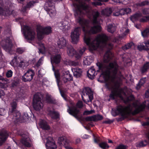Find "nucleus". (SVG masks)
<instances>
[{
	"instance_id": "34",
	"label": "nucleus",
	"mask_w": 149,
	"mask_h": 149,
	"mask_svg": "<svg viewBox=\"0 0 149 149\" xmlns=\"http://www.w3.org/2000/svg\"><path fill=\"white\" fill-rule=\"evenodd\" d=\"M107 30L109 32L113 33L115 30V27L112 24H109L107 27Z\"/></svg>"
},
{
	"instance_id": "12",
	"label": "nucleus",
	"mask_w": 149,
	"mask_h": 149,
	"mask_svg": "<svg viewBox=\"0 0 149 149\" xmlns=\"http://www.w3.org/2000/svg\"><path fill=\"white\" fill-rule=\"evenodd\" d=\"M81 29L79 27L74 29L71 32V37L73 43L76 44L79 41Z\"/></svg>"
},
{
	"instance_id": "30",
	"label": "nucleus",
	"mask_w": 149,
	"mask_h": 149,
	"mask_svg": "<svg viewBox=\"0 0 149 149\" xmlns=\"http://www.w3.org/2000/svg\"><path fill=\"white\" fill-rule=\"evenodd\" d=\"M116 12L113 13V15L115 16H118L120 15H124L125 14L124 9H115Z\"/></svg>"
},
{
	"instance_id": "2",
	"label": "nucleus",
	"mask_w": 149,
	"mask_h": 149,
	"mask_svg": "<svg viewBox=\"0 0 149 149\" xmlns=\"http://www.w3.org/2000/svg\"><path fill=\"white\" fill-rule=\"evenodd\" d=\"M99 70L102 73L101 77H103L106 82L107 87L112 89L111 93L110 95V99H114L115 97H120L124 100L125 102L133 100L134 99L132 95L128 97L126 100L124 98L126 97V93L125 91L127 90L126 87L124 88H120L119 86L122 84L121 80L120 73L119 70L118 66L115 62L110 63L108 65L97 63V64Z\"/></svg>"
},
{
	"instance_id": "38",
	"label": "nucleus",
	"mask_w": 149,
	"mask_h": 149,
	"mask_svg": "<svg viewBox=\"0 0 149 149\" xmlns=\"http://www.w3.org/2000/svg\"><path fill=\"white\" fill-rule=\"evenodd\" d=\"M99 146L102 148L105 149L109 147V146L106 142H102L99 144Z\"/></svg>"
},
{
	"instance_id": "24",
	"label": "nucleus",
	"mask_w": 149,
	"mask_h": 149,
	"mask_svg": "<svg viewBox=\"0 0 149 149\" xmlns=\"http://www.w3.org/2000/svg\"><path fill=\"white\" fill-rule=\"evenodd\" d=\"M38 124L40 127L43 129L47 130L50 128L47 123L44 120H40Z\"/></svg>"
},
{
	"instance_id": "4",
	"label": "nucleus",
	"mask_w": 149,
	"mask_h": 149,
	"mask_svg": "<svg viewBox=\"0 0 149 149\" xmlns=\"http://www.w3.org/2000/svg\"><path fill=\"white\" fill-rule=\"evenodd\" d=\"M146 106L149 108V101L147 100L141 103L139 101L134 102L133 104L127 106H118L116 110H112V114L116 116L118 113L120 114L122 116L126 117L130 113L131 111L134 110V113H137L142 110Z\"/></svg>"
},
{
	"instance_id": "40",
	"label": "nucleus",
	"mask_w": 149,
	"mask_h": 149,
	"mask_svg": "<svg viewBox=\"0 0 149 149\" xmlns=\"http://www.w3.org/2000/svg\"><path fill=\"white\" fill-rule=\"evenodd\" d=\"M134 45V44L133 42H131L127 44L124 46L122 48L123 50H126L127 49L130 48L132 46Z\"/></svg>"
},
{
	"instance_id": "27",
	"label": "nucleus",
	"mask_w": 149,
	"mask_h": 149,
	"mask_svg": "<svg viewBox=\"0 0 149 149\" xmlns=\"http://www.w3.org/2000/svg\"><path fill=\"white\" fill-rule=\"evenodd\" d=\"M48 114L53 119H57L59 118V114L58 112L55 111L54 110L50 111L49 112Z\"/></svg>"
},
{
	"instance_id": "7",
	"label": "nucleus",
	"mask_w": 149,
	"mask_h": 149,
	"mask_svg": "<svg viewBox=\"0 0 149 149\" xmlns=\"http://www.w3.org/2000/svg\"><path fill=\"white\" fill-rule=\"evenodd\" d=\"M37 31L38 39L41 40L44 38V35H48L51 33L52 29L51 27H44L38 24L37 26Z\"/></svg>"
},
{
	"instance_id": "55",
	"label": "nucleus",
	"mask_w": 149,
	"mask_h": 149,
	"mask_svg": "<svg viewBox=\"0 0 149 149\" xmlns=\"http://www.w3.org/2000/svg\"><path fill=\"white\" fill-rule=\"evenodd\" d=\"M85 120L86 121H94V116L88 117L86 118Z\"/></svg>"
},
{
	"instance_id": "53",
	"label": "nucleus",
	"mask_w": 149,
	"mask_h": 149,
	"mask_svg": "<svg viewBox=\"0 0 149 149\" xmlns=\"http://www.w3.org/2000/svg\"><path fill=\"white\" fill-rule=\"evenodd\" d=\"M94 112V110H91V111L87 110L85 111L84 112L83 114L84 115H87L92 114Z\"/></svg>"
},
{
	"instance_id": "45",
	"label": "nucleus",
	"mask_w": 149,
	"mask_h": 149,
	"mask_svg": "<svg viewBox=\"0 0 149 149\" xmlns=\"http://www.w3.org/2000/svg\"><path fill=\"white\" fill-rule=\"evenodd\" d=\"M0 80L3 81L4 83L6 84V86H8V84L10 83V81L7 79H4L3 77L0 76Z\"/></svg>"
},
{
	"instance_id": "43",
	"label": "nucleus",
	"mask_w": 149,
	"mask_h": 149,
	"mask_svg": "<svg viewBox=\"0 0 149 149\" xmlns=\"http://www.w3.org/2000/svg\"><path fill=\"white\" fill-rule=\"evenodd\" d=\"M99 1V2H93L92 3V4L93 5H94L95 6L97 5H101L102 4V3H101V2H106L108 0H97Z\"/></svg>"
},
{
	"instance_id": "1",
	"label": "nucleus",
	"mask_w": 149,
	"mask_h": 149,
	"mask_svg": "<svg viewBox=\"0 0 149 149\" xmlns=\"http://www.w3.org/2000/svg\"><path fill=\"white\" fill-rule=\"evenodd\" d=\"M79 4H74L75 8L74 15L77 19V22H79L82 26L83 31L84 32V40L88 46V49L91 52L94 50L102 49L106 47L109 49H111L113 47L111 44H107V41L108 38L106 34L103 33L99 34L94 38L89 36L91 33H95L100 32L101 27L100 24L101 20H100V15L97 11L93 12V22L94 25H96L90 28L87 21L83 19L81 16L90 12L91 8L86 4L85 2H78Z\"/></svg>"
},
{
	"instance_id": "58",
	"label": "nucleus",
	"mask_w": 149,
	"mask_h": 149,
	"mask_svg": "<svg viewBox=\"0 0 149 149\" xmlns=\"http://www.w3.org/2000/svg\"><path fill=\"white\" fill-rule=\"evenodd\" d=\"M124 9L125 10V14L129 13L131 12V9L129 8H127Z\"/></svg>"
},
{
	"instance_id": "15",
	"label": "nucleus",
	"mask_w": 149,
	"mask_h": 149,
	"mask_svg": "<svg viewBox=\"0 0 149 149\" xmlns=\"http://www.w3.org/2000/svg\"><path fill=\"white\" fill-rule=\"evenodd\" d=\"M34 74L33 70L29 69L22 77L23 81L25 82L30 81L32 79Z\"/></svg>"
},
{
	"instance_id": "50",
	"label": "nucleus",
	"mask_w": 149,
	"mask_h": 149,
	"mask_svg": "<svg viewBox=\"0 0 149 149\" xmlns=\"http://www.w3.org/2000/svg\"><path fill=\"white\" fill-rule=\"evenodd\" d=\"M13 72L11 70H8L6 72V75L7 77H10L12 76Z\"/></svg>"
},
{
	"instance_id": "47",
	"label": "nucleus",
	"mask_w": 149,
	"mask_h": 149,
	"mask_svg": "<svg viewBox=\"0 0 149 149\" xmlns=\"http://www.w3.org/2000/svg\"><path fill=\"white\" fill-rule=\"evenodd\" d=\"M68 64L69 65L71 66H76L78 65V62L74 61H68Z\"/></svg>"
},
{
	"instance_id": "19",
	"label": "nucleus",
	"mask_w": 149,
	"mask_h": 149,
	"mask_svg": "<svg viewBox=\"0 0 149 149\" xmlns=\"http://www.w3.org/2000/svg\"><path fill=\"white\" fill-rule=\"evenodd\" d=\"M20 58L17 56H15L10 62V64L12 66L15 67H18L19 63L20 61Z\"/></svg>"
},
{
	"instance_id": "10",
	"label": "nucleus",
	"mask_w": 149,
	"mask_h": 149,
	"mask_svg": "<svg viewBox=\"0 0 149 149\" xmlns=\"http://www.w3.org/2000/svg\"><path fill=\"white\" fill-rule=\"evenodd\" d=\"M22 139L20 141L19 144H18L17 143H16L17 145L20 147L21 144H22L25 146L27 147H30L32 145V141L31 139L30 138L29 135L28 134H24L22 135Z\"/></svg>"
},
{
	"instance_id": "41",
	"label": "nucleus",
	"mask_w": 149,
	"mask_h": 149,
	"mask_svg": "<svg viewBox=\"0 0 149 149\" xmlns=\"http://www.w3.org/2000/svg\"><path fill=\"white\" fill-rule=\"evenodd\" d=\"M36 3V1H32L28 3L26 6V8H29L32 7Z\"/></svg>"
},
{
	"instance_id": "52",
	"label": "nucleus",
	"mask_w": 149,
	"mask_h": 149,
	"mask_svg": "<svg viewBox=\"0 0 149 149\" xmlns=\"http://www.w3.org/2000/svg\"><path fill=\"white\" fill-rule=\"evenodd\" d=\"M115 149H126V147L122 144H121L118 146Z\"/></svg>"
},
{
	"instance_id": "18",
	"label": "nucleus",
	"mask_w": 149,
	"mask_h": 149,
	"mask_svg": "<svg viewBox=\"0 0 149 149\" xmlns=\"http://www.w3.org/2000/svg\"><path fill=\"white\" fill-rule=\"evenodd\" d=\"M71 104H73L72 103ZM72 107L70 109L69 107V109H68V112L70 114L76 117L79 112V110L76 107H74L73 104H72Z\"/></svg>"
},
{
	"instance_id": "54",
	"label": "nucleus",
	"mask_w": 149,
	"mask_h": 149,
	"mask_svg": "<svg viewBox=\"0 0 149 149\" xmlns=\"http://www.w3.org/2000/svg\"><path fill=\"white\" fill-rule=\"evenodd\" d=\"M144 43L145 45L147 50H149V40L145 41Z\"/></svg>"
},
{
	"instance_id": "49",
	"label": "nucleus",
	"mask_w": 149,
	"mask_h": 149,
	"mask_svg": "<svg viewBox=\"0 0 149 149\" xmlns=\"http://www.w3.org/2000/svg\"><path fill=\"white\" fill-rule=\"evenodd\" d=\"M149 20V16L143 17L142 18H140V21L141 22H145Z\"/></svg>"
},
{
	"instance_id": "32",
	"label": "nucleus",
	"mask_w": 149,
	"mask_h": 149,
	"mask_svg": "<svg viewBox=\"0 0 149 149\" xmlns=\"http://www.w3.org/2000/svg\"><path fill=\"white\" fill-rule=\"evenodd\" d=\"M46 100L49 103L55 104L56 102L55 99L49 94L47 95Z\"/></svg>"
},
{
	"instance_id": "42",
	"label": "nucleus",
	"mask_w": 149,
	"mask_h": 149,
	"mask_svg": "<svg viewBox=\"0 0 149 149\" xmlns=\"http://www.w3.org/2000/svg\"><path fill=\"white\" fill-rule=\"evenodd\" d=\"M27 65L28 64L27 63H25L24 61L21 60L20 59V61L19 63L18 67H24V66H27Z\"/></svg>"
},
{
	"instance_id": "16",
	"label": "nucleus",
	"mask_w": 149,
	"mask_h": 149,
	"mask_svg": "<svg viewBox=\"0 0 149 149\" xmlns=\"http://www.w3.org/2000/svg\"><path fill=\"white\" fill-rule=\"evenodd\" d=\"M46 140L45 146L47 149H55L56 148V145L52 137H49L47 138Z\"/></svg>"
},
{
	"instance_id": "5",
	"label": "nucleus",
	"mask_w": 149,
	"mask_h": 149,
	"mask_svg": "<svg viewBox=\"0 0 149 149\" xmlns=\"http://www.w3.org/2000/svg\"><path fill=\"white\" fill-rule=\"evenodd\" d=\"M86 49V48L83 47L82 49L79 50V52H77L72 46L68 45L67 47V53L69 56H74L76 59H78L81 58Z\"/></svg>"
},
{
	"instance_id": "46",
	"label": "nucleus",
	"mask_w": 149,
	"mask_h": 149,
	"mask_svg": "<svg viewBox=\"0 0 149 149\" xmlns=\"http://www.w3.org/2000/svg\"><path fill=\"white\" fill-rule=\"evenodd\" d=\"M94 121H96L102 120L103 118L102 116L100 115H97L94 116Z\"/></svg>"
},
{
	"instance_id": "36",
	"label": "nucleus",
	"mask_w": 149,
	"mask_h": 149,
	"mask_svg": "<svg viewBox=\"0 0 149 149\" xmlns=\"http://www.w3.org/2000/svg\"><path fill=\"white\" fill-rule=\"evenodd\" d=\"M141 35L144 38L147 37L149 35V28H146L141 32Z\"/></svg>"
},
{
	"instance_id": "8",
	"label": "nucleus",
	"mask_w": 149,
	"mask_h": 149,
	"mask_svg": "<svg viewBox=\"0 0 149 149\" xmlns=\"http://www.w3.org/2000/svg\"><path fill=\"white\" fill-rule=\"evenodd\" d=\"M42 97V95L40 93H37L34 95L33 106L36 110H39L42 108L43 105L41 101Z\"/></svg>"
},
{
	"instance_id": "48",
	"label": "nucleus",
	"mask_w": 149,
	"mask_h": 149,
	"mask_svg": "<svg viewBox=\"0 0 149 149\" xmlns=\"http://www.w3.org/2000/svg\"><path fill=\"white\" fill-rule=\"evenodd\" d=\"M44 59V57H41L38 60V63L36 64V66L37 67H39L40 65L43 62Z\"/></svg>"
},
{
	"instance_id": "17",
	"label": "nucleus",
	"mask_w": 149,
	"mask_h": 149,
	"mask_svg": "<svg viewBox=\"0 0 149 149\" xmlns=\"http://www.w3.org/2000/svg\"><path fill=\"white\" fill-rule=\"evenodd\" d=\"M58 47L60 49H63L67 45V42L64 38H59L57 42Z\"/></svg>"
},
{
	"instance_id": "23",
	"label": "nucleus",
	"mask_w": 149,
	"mask_h": 149,
	"mask_svg": "<svg viewBox=\"0 0 149 149\" xmlns=\"http://www.w3.org/2000/svg\"><path fill=\"white\" fill-rule=\"evenodd\" d=\"M72 70L74 77L78 78L81 76L82 73L81 69L78 68H72Z\"/></svg>"
},
{
	"instance_id": "28",
	"label": "nucleus",
	"mask_w": 149,
	"mask_h": 149,
	"mask_svg": "<svg viewBox=\"0 0 149 149\" xmlns=\"http://www.w3.org/2000/svg\"><path fill=\"white\" fill-rule=\"evenodd\" d=\"M113 10L112 8H107L103 10L102 11V13L103 15L108 16L111 13Z\"/></svg>"
},
{
	"instance_id": "13",
	"label": "nucleus",
	"mask_w": 149,
	"mask_h": 149,
	"mask_svg": "<svg viewBox=\"0 0 149 149\" xmlns=\"http://www.w3.org/2000/svg\"><path fill=\"white\" fill-rule=\"evenodd\" d=\"M29 116L27 113H24L22 117L20 116V113L19 112H17L14 115L13 118L14 121L15 122H19L20 123L26 122L29 119Z\"/></svg>"
},
{
	"instance_id": "56",
	"label": "nucleus",
	"mask_w": 149,
	"mask_h": 149,
	"mask_svg": "<svg viewBox=\"0 0 149 149\" xmlns=\"http://www.w3.org/2000/svg\"><path fill=\"white\" fill-rule=\"evenodd\" d=\"M25 50L21 48H17V51L19 54H22L24 51Z\"/></svg>"
},
{
	"instance_id": "14",
	"label": "nucleus",
	"mask_w": 149,
	"mask_h": 149,
	"mask_svg": "<svg viewBox=\"0 0 149 149\" xmlns=\"http://www.w3.org/2000/svg\"><path fill=\"white\" fill-rule=\"evenodd\" d=\"M10 40V38H8L6 39L3 40L1 43L3 49L6 51L9 52L12 46Z\"/></svg>"
},
{
	"instance_id": "11",
	"label": "nucleus",
	"mask_w": 149,
	"mask_h": 149,
	"mask_svg": "<svg viewBox=\"0 0 149 149\" xmlns=\"http://www.w3.org/2000/svg\"><path fill=\"white\" fill-rule=\"evenodd\" d=\"M44 9L50 17H52L55 15V9L52 1L46 3L44 6Z\"/></svg>"
},
{
	"instance_id": "22",
	"label": "nucleus",
	"mask_w": 149,
	"mask_h": 149,
	"mask_svg": "<svg viewBox=\"0 0 149 149\" xmlns=\"http://www.w3.org/2000/svg\"><path fill=\"white\" fill-rule=\"evenodd\" d=\"M8 134L6 132H0V145H1L7 139Z\"/></svg>"
},
{
	"instance_id": "44",
	"label": "nucleus",
	"mask_w": 149,
	"mask_h": 149,
	"mask_svg": "<svg viewBox=\"0 0 149 149\" xmlns=\"http://www.w3.org/2000/svg\"><path fill=\"white\" fill-rule=\"evenodd\" d=\"M137 48L139 51H141L143 50H147L145 45H144L141 44H140L138 46Z\"/></svg>"
},
{
	"instance_id": "61",
	"label": "nucleus",
	"mask_w": 149,
	"mask_h": 149,
	"mask_svg": "<svg viewBox=\"0 0 149 149\" xmlns=\"http://www.w3.org/2000/svg\"><path fill=\"white\" fill-rule=\"evenodd\" d=\"M149 2L147 1H144L142 2L140 5L141 6H143L146 5H147L148 4Z\"/></svg>"
},
{
	"instance_id": "62",
	"label": "nucleus",
	"mask_w": 149,
	"mask_h": 149,
	"mask_svg": "<svg viewBox=\"0 0 149 149\" xmlns=\"http://www.w3.org/2000/svg\"><path fill=\"white\" fill-rule=\"evenodd\" d=\"M61 96L63 97L64 99L65 100H66L67 97L66 95L64 93H62L61 92Z\"/></svg>"
},
{
	"instance_id": "33",
	"label": "nucleus",
	"mask_w": 149,
	"mask_h": 149,
	"mask_svg": "<svg viewBox=\"0 0 149 149\" xmlns=\"http://www.w3.org/2000/svg\"><path fill=\"white\" fill-rule=\"evenodd\" d=\"M68 22L67 21H65L63 22H61L58 24L59 28L61 29H64L66 28V26L68 25Z\"/></svg>"
},
{
	"instance_id": "60",
	"label": "nucleus",
	"mask_w": 149,
	"mask_h": 149,
	"mask_svg": "<svg viewBox=\"0 0 149 149\" xmlns=\"http://www.w3.org/2000/svg\"><path fill=\"white\" fill-rule=\"evenodd\" d=\"M143 13L145 15L149 14V8L144 9L143 10Z\"/></svg>"
},
{
	"instance_id": "20",
	"label": "nucleus",
	"mask_w": 149,
	"mask_h": 149,
	"mask_svg": "<svg viewBox=\"0 0 149 149\" xmlns=\"http://www.w3.org/2000/svg\"><path fill=\"white\" fill-rule=\"evenodd\" d=\"M58 142L60 145L63 144L65 146V147L70 143L69 140L67 139L65 136H62L59 138L58 140Z\"/></svg>"
},
{
	"instance_id": "63",
	"label": "nucleus",
	"mask_w": 149,
	"mask_h": 149,
	"mask_svg": "<svg viewBox=\"0 0 149 149\" xmlns=\"http://www.w3.org/2000/svg\"><path fill=\"white\" fill-rule=\"evenodd\" d=\"M90 136L86 134H84L82 136V138L84 139H87L89 138Z\"/></svg>"
},
{
	"instance_id": "31",
	"label": "nucleus",
	"mask_w": 149,
	"mask_h": 149,
	"mask_svg": "<svg viewBox=\"0 0 149 149\" xmlns=\"http://www.w3.org/2000/svg\"><path fill=\"white\" fill-rule=\"evenodd\" d=\"M149 69V62L145 64L140 69V70L142 73H144Z\"/></svg>"
},
{
	"instance_id": "51",
	"label": "nucleus",
	"mask_w": 149,
	"mask_h": 149,
	"mask_svg": "<svg viewBox=\"0 0 149 149\" xmlns=\"http://www.w3.org/2000/svg\"><path fill=\"white\" fill-rule=\"evenodd\" d=\"M93 136L94 141L95 143H98V142L100 141V137L98 136H95L94 135H93Z\"/></svg>"
},
{
	"instance_id": "59",
	"label": "nucleus",
	"mask_w": 149,
	"mask_h": 149,
	"mask_svg": "<svg viewBox=\"0 0 149 149\" xmlns=\"http://www.w3.org/2000/svg\"><path fill=\"white\" fill-rule=\"evenodd\" d=\"M77 105L79 108L82 107L83 106L82 102L81 101H78L77 104Z\"/></svg>"
},
{
	"instance_id": "37",
	"label": "nucleus",
	"mask_w": 149,
	"mask_h": 149,
	"mask_svg": "<svg viewBox=\"0 0 149 149\" xmlns=\"http://www.w3.org/2000/svg\"><path fill=\"white\" fill-rule=\"evenodd\" d=\"M12 110H10L11 112H13L14 110L16 108L17 106V103L16 100L13 101L10 104Z\"/></svg>"
},
{
	"instance_id": "64",
	"label": "nucleus",
	"mask_w": 149,
	"mask_h": 149,
	"mask_svg": "<svg viewBox=\"0 0 149 149\" xmlns=\"http://www.w3.org/2000/svg\"><path fill=\"white\" fill-rule=\"evenodd\" d=\"M145 96L147 97H149V89L146 92Z\"/></svg>"
},
{
	"instance_id": "3",
	"label": "nucleus",
	"mask_w": 149,
	"mask_h": 149,
	"mask_svg": "<svg viewBox=\"0 0 149 149\" xmlns=\"http://www.w3.org/2000/svg\"><path fill=\"white\" fill-rule=\"evenodd\" d=\"M38 45L39 53L46 55L53 54L51 57V63L58 87H60V81H62L65 83L71 80L72 79V76L70 74L69 71L63 69L62 70L60 74L59 70H55L54 65V64H57L60 63L61 60V55L59 54H56V51L51 52V50L52 49L51 48H45L44 45L41 42L38 43Z\"/></svg>"
},
{
	"instance_id": "9",
	"label": "nucleus",
	"mask_w": 149,
	"mask_h": 149,
	"mask_svg": "<svg viewBox=\"0 0 149 149\" xmlns=\"http://www.w3.org/2000/svg\"><path fill=\"white\" fill-rule=\"evenodd\" d=\"M82 98L86 104L91 102L93 99V93L89 88H85L83 90L81 94Z\"/></svg>"
},
{
	"instance_id": "21",
	"label": "nucleus",
	"mask_w": 149,
	"mask_h": 149,
	"mask_svg": "<svg viewBox=\"0 0 149 149\" xmlns=\"http://www.w3.org/2000/svg\"><path fill=\"white\" fill-rule=\"evenodd\" d=\"M113 54L110 51H107L105 54L104 56V62H108L111 60Z\"/></svg>"
},
{
	"instance_id": "6",
	"label": "nucleus",
	"mask_w": 149,
	"mask_h": 149,
	"mask_svg": "<svg viewBox=\"0 0 149 149\" xmlns=\"http://www.w3.org/2000/svg\"><path fill=\"white\" fill-rule=\"evenodd\" d=\"M22 31L25 37V38L28 40H34L36 36L34 31L26 26H21Z\"/></svg>"
},
{
	"instance_id": "35",
	"label": "nucleus",
	"mask_w": 149,
	"mask_h": 149,
	"mask_svg": "<svg viewBox=\"0 0 149 149\" xmlns=\"http://www.w3.org/2000/svg\"><path fill=\"white\" fill-rule=\"evenodd\" d=\"M120 32L122 36H125L129 32V30L127 27H122L120 29Z\"/></svg>"
},
{
	"instance_id": "57",
	"label": "nucleus",
	"mask_w": 149,
	"mask_h": 149,
	"mask_svg": "<svg viewBox=\"0 0 149 149\" xmlns=\"http://www.w3.org/2000/svg\"><path fill=\"white\" fill-rule=\"evenodd\" d=\"M6 112V111L3 109L0 108V115H4Z\"/></svg>"
},
{
	"instance_id": "25",
	"label": "nucleus",
	"mask_w": 149,
	"mask_h": 149,
	"mask_svg": "<svg viewBox=\"0 0 149 149\" xmlns=\"http://www.w3.org/2000/svg\"><path fill=\"white\" fill-rule=\"evenodd\" d=\"M95 70L94 67H91L87 72V76L89 79H93L95 76Z\"/></svg>"
},
{
	"instance_id": "29",
	"label": "nucleus",
	"mask_w": 149,
	"mask_h": 149,
	"mask_svg": "<svg viewBox=\"0 0 149 149\" xmlns=\"http://www.w3.org/2000/svg\"><path fill=\"white\" fill-rule=\"evenodd\" d=\"M142 17V15L140 13H136L130 17L131 20L133 22H134L135 21L140 19V18Z\"/></svg>"
},
{
	"instance_id": "26",
	"label": "nucleus",
	"mask_w": 149,
	"mask_h": 149,
	"mask_svg": "<svg viewBox=\"0 0 149 149\" xmlns=\"http://www.w3.org/2000/svg\"><path fill=\"white\" fill-rule=\"evenodd\" d=\"M93 58L92 56H89L84 57V64L86 65H89L93 61Z\"/></svg>"
},
{
	"instance_id": "39",
	"label": "nucleus",
	"mask_w": 149,
	"mask_h": 149,
	"mask_svg": "<svg viewBox=\"0 0 149 149\" xmlns=\"http://www.w3.org/2000/svg\"><path fill=\"white\" fill-rule=\"evenodd\" d=\"M146 78H143L141 79L140 81L138 83V84L136 87V88L138 89H139L140 87L141 86L143 85L145 82Z\"/></svg>"
}]
</instances>
